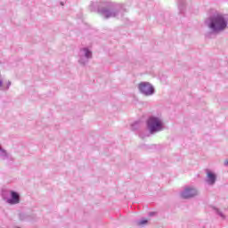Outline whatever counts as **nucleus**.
I'll use <instances>...</instances> for the list:
<instances>
[{"mask_svg":"<svg viewBox=\"0 0 228 228\" xmlns=\"http://www.w3.org/2000/svg\"><path fill=\"white\" fill-rule=\"evenodd\" d=\"M1 86H3V80H1V78H0V88H1Z\"/></svg>","mask_w":228,"mask_h":228,"instance_id":"1a4fd4ad","label":"nucleus"},{"mask_svg":"<svg viewBox=\"0 0 228 228\" xmlns=\"http://www.w3.org/2000/svg\"><path fill=\"white\" fill-rule=\"evenodd\" d=\"M208 175V183L209 184H215V182L216 181V176L215 175V174L211 173V172H208L207 173Z\"/></svg>","mask_w":228,"mask_h":228,"instance_id":"423d86ee","label":"nucleus"},{"mask_svg":"<svg viewBox=\"0 0 228 228\" xmlns=\"http://www.w3.org/2000/svg\"><path fill=\"white\" fill-rule=\"evenodd\" d=\"M139 90L145 95H151V94H154V87L149 83L139 84Z\"/></svg>","mask_w":228,"mask_h":228,"instance_id":"7ed1b4c3","label":"nucleus"},{"mask_svg":"<svg viewBox=\"0 0 228 228\" xmlns=\"http://www.w3.org/2000/svg\"><path fill=\"white\" fill-rule=\"evenodd\" d=\"M224 165L228 167V160H224Z\"/></svg>","mask_w":228,"mask_h":228,"instance_id":"9d476101","label":"nucleus"},{"mask_svg":"<svg viewBox=\"0 0 228 228\" xmlns=\"http://www.w3.org/2000/svg\"><path fill=\"white\" fill-rule=\"evenodd\" d=\"M86 58H92V52L85 49Z\"/></svg>","mask_w":228,"mask_h":228,"instance_id":"6e6552de","label":"nucleus"},{"mask_svg":"<svg viewBox=\"0 0 228 228\" xmlns=\"http://www.w3.org/2000/svg\"><path fill=\"white\" fill-rule=\"evenodd\" d=\"M197 190L193 188H185V190L181 193L182 199H191V197H195L197 195Z\"/></svg>","mask_w":228,"mask_h":228,"instance_id":"20e7f679","label":"nucleus"},{"mask_svg":"<svg viewBox=\"0 0 228 228\" xmlns=\"http://www.w3.org/2000/svg\"><path fill=\"white\" fill-rule=\"evenodd\" d=\"M148 129L151 134L163 131V121L158 118H150L148 120Z\"/></svg>","mask_w":228,"mask_h":228,"instance_id":"f03ea898","label":"nucleus"},{"mask_svg":"<svg viewBox=\"0 0 228 228\" xmlns=\"http://www.w3.org/2000/svg\"><path fill=\"white\" fill-rule=\"evenodd\" d=\"M147 219H143V220H142V221H139L138 223H137V225H145V224H147Z\"/></svg>","mask_w":228,"mask_h":228,"instance_id":"0eeeda50","label":"nucleus"},{"mask_svg":"<svg viewBox=\"0 0 228 228\" xmlns=\"http://www.w3.org/2000/svg\"><path fill=\"white\" fill-rule=\"evenodd\" d=\"M209 28L213 29V31H223L227 28V20L224 18L222 14H215L210 19Z\"/></svg>","mask_w":228,"mask_h":228,"instance_id":"f257e3e1","label":"nucleus"},{"mask_svg":"<svg viewBox=\"0 0 228 228\" xmlns=\"http://www.w3.org/2000/svg\"><path fill=\"white\" fill-rule=\"evenodd\" d=\"M11 197H12V199L7 200V202L9 204H12L13 205V204H19L20 202V198L19 196V193L12 191H11Z\"/></svg>","mask_w":228,"mask_h":228,"instance_id":"39448f33","label":"nucleus"}]
</instances>
